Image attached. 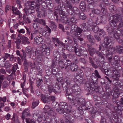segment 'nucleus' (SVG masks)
I'll list each match as a JSON object with an SVG mask.
<instances>
[{
    "label": "nucleus",
    "mask_w": 123,
    "mask_h": 123,
    "mask_svg": "<svg viewBox=\"0 0 123 123\" xmlns=\"http://www.w3.org/2000/svg\"><path fill=\"white\" fill-rule=\"evenodd\" d=\"M100 123H107L106 119L104 117L101 116Z\"/></svg>",
    "instance_id": "0e129e2a"
},
{
    "label": "nucleus",
    "mask_w": 123,
    "mask_h": 123,
    "mask_svg": "<svg viewBox=\"0 0 123 123\" xmlns=\"http://www.w3.org/2000/svg\"><path fill=\"white\" fill-rule=\"evenodd\" d=\"M113 59L114 61H111V60L109 61H109L110 63H111V64L113 66H118L120 62V57L118 55H115L113 57Z\"/></svg>",
    "instance_id": "f8f14e48"
},
{
    "label": "nucleus",
    "mask_w": 123,
    "mask_h": 123,
    "mask_svg": "<svg viewBox=\"0 0 123 123\" xmlns=\"http://www.w3.org/2000/svg\"><path fill=\"white\" fill-rule=\"evenodd\" d=\"M59 106L60 107L64 108L67 111L69 110L68 108V105L67 103L65 102H61L59 104Z\"/></svg>",
    "instance_id": "473e14b6"
},
{
    "label": "nucleus",
    "mask_w": 123,
    "mask_h": 123,
    "mask_svg": "<svg viewBox=\"0 0 123 123\" xmlns=\"http://www.w3.org/2000/svg\"><path fill=\"white\" fill-rule=\"evenodd\" d=\"M41 99L43 103L48 104H50V100L49 98V96H47L46 95L43 94H41Z\"/></svg>",
    "instance_id": "a211bd4d"
},
{
    "label": "nucleus",
    "mask_w": 123,
    "mask_h": 123,
    "mask_svg": "<svg viewBox=\"0 0 123 123\" xmlns=\"http://www.w3.org/2000/svg\"><path fill=\"white\" fill-rule=\"evenodd\" d=\"M78 49L76 48H74V47H67V49L70 52H72L75 51V52L76 49Z\"/></svg>",
    "instance_id": "8fccbe9b"
},
{
    "label": "nucleus",
    "mask_w": 123,
    "mask_h": 123,
    "mask_svg": "<svg viewBox=\"0 0 123 123\" xmlns=\"http://www.w3.org/2000/svg\"><path fill=\"white\" fill-rule=\"evenodd\" d=\"M48 90L50 93L52 92H54L55 94L59 93L61 91L59 85L56 83H54L48 86Z\"/></svg>",
    "instance_id": "20e7f679"
},
{
    "label": "nucleus",
    "mask_w": 123,
    "mask_h": 123,
    "mask_svg": "<svg viewBox=\"0 0 123 123\" xmlns=\"http://www.w3.org/2000/svg\"><path fill=\"white\" fill-rule=\"evenodd\" d=\"M91 84L92 85V84H91L90 85V86L87 87L86 88V89L89 92V93L91 94H92L93 92V86H94L93 85L91 86Z\"/></svg>",
    "instance_id": "e433bc0d"
},
{
    "label": "nucleus",
    "mask_w": 123,
    "mask_h": 123,
    "mask_svg": "<svg viewBox=\"0 0 123 123\" xmlns=\"http://www.w3.org/2000/svg\"><path fill=\"white\" fill-rule=\"evenodd\" d=\"M30 116V113L28 111L26 110L23 111L22 113V115L21 117L22 119L24 120L25 118V117H28Z\"/></svg>",
    "instance_id": "2f4dec72"
},
{
    "label": "nucleus",
    "mask_w": 123,
    "mask_h": 123,
    "mask_svg": "<svg viewBox=\"0 0 123 123\" xmlns=\"http://www.w3.org/2000/svg\"><path fill=\"white\" fill-rule=\"evenodd\" d=\"M111 38L107 36L105 37L104 39V47L105 48L106 47H107L108 49L111 52H113L115 48L111 45L110 44V43L112 42V41L111 39Z\"/></svg>",
    "instance_id": "39448f33"
},
{
    "label": "nucleus",
    "mask_w": 123,
    "mask_h": 123,
    "mask_svg": "<svg viewBox=\"0 0 123 123\" xmlns=\"http://www.w3.org/2000/svg\"><path fill=\"white\" fill-rule=\"evenodd\" d=\"M73 94H70L68 95H65L67 97V98H68V99L70 101L71 100H72V102L71 103V104H72V105L73 103H74V102H73V101H74V99L75 98H74V97L73 96Z\"/></svg>",
    "instance_id": "f704fd0d"
},
{
    "label": "nucleus",
    "mask_w": 123,
    "mask_h": 123,
    "mask_svg": "<svg viewBox=\"0 0 123 123\" xmlns=\"http://www.w3.org/2000/svg\"><path fill=\"white\" fill-rule=\"evenodd\" d=\"M57 9H56V11L57 12H58L59 15L62 18H63V19H64L65 18H64V16H65V13L63 11L62 9L61 8V6L58 5V6L57 7Z\"/></svg>",
    "instance_id": "aec40b11"
},
{
    "label": "nucleus",
    "mask_w": 123,
    "mask_h": 123,
    "mask_svg": "<svg viewBox=\"0 0 123 123\" xmlns=\"http://www.w3.org/2000/svg\"><path fill=\"white\" fill-rule=\"evenodd\" d=\"M70 69L72 72H76L78 69V66L75 64H73L70 66Z\"/></svg>",
    "instance_id": "72a5a7b5"
},
{
    "label": "nucleus",
    "mask_w": 123,
    "mask_h": 123,
    "mask_svg": "<svg viewBox=\"0 0 123 123\" xmlns=\"http://www.w3.org/2000/svg\"><path fill=\"white\" fill-rule=\"evenodd\" d=\"M62 85L63 90L64 91H65L66 92V93L65 94V95L74 94V93L73 92V89L72 88L71 89L69 88V87H67V86H66L65 83L63 84Z\"/></svg>",
    "instance_id": "f3484780"
},
{
    "label": "nucleus",
    "mask_w": 123,
    "mask_h": 123,
    "mask_svg": "<svg viewBox=\"0 0 123 123\" xmlns=\"http://www.w3.org/2000/svg\"><path fill=\"white\" fill-rule=\"evenodd\" d=\"M111 91V94L112 97L118 98L119 97L120 93L119 88L115 86L113 87V89Z\"/></svg>",
    "instance_id": "9b49d317"
},
{
    "label": "nucleus",
    "mask_w": 123,
    "mask_h": 123,
    "mask_svg": "<svg viewBox=\"0 0 123 123\" xmlns=\"http://www.w3.org/2000/svg\"><path fill=\"white\" fill-rule=\"evenodd\" d=\"M69 16L70 17V18L68 19L67 18H65L64 20L66 21V23L68 25H71L74 24H76L77 22L76 16L74 14H70Z\"/></svg>",
    "instance_id": "423d86ee"
},
{
    "label": "nucleus",
    "mask_w": 123,
    "mask_h": 123,
    "mask_svg": "<svg viewBox=\"0 0 123 123\" xmlns=\"http://www.w3.org/2000/svg\"><path fill=\"white\" fill-rule=\"evenodd\" d=\"M41 47L42 49V51L40 52V55L41 56L48 55H49L50 51L49 47L47 46L46 45L44 44L42 45Z\"/></svg>",
    "instance_id": "0eeeda50"
},
{
    "label": "nucleus",
    "mask_w": 123,
    "mask_h": 123,
    "mask_svg": "<svg viewBox=\"0 0 123 123\" xmlns=\"http://www.w3.org/2000/svg\"><path fill=\"white\" fill-rule=\"evenodd\" d=\"M65 0H62L63 2L65 1ZM71 0H66V3L65 4V7L67 12L69 14H78L79 12V10L78 9L76 6L73 7L72 4L70 3Z\"/></svg>",
    "instance_id": "f257e3e1"
},
{
    "label": "nucleus",
    "mask_w": 123,
    "mask_h": 123,
    "mask_svg": "<svg viewBox=\"0 0 123 123\" xmlns=\"http://www.w3.org/2000/svg\"><path fill=\"white\" fill-rule=\"evenodd\" d=\"M118 113H117V116L118 119V116H121L122 114V111L123 110V106L120 104H119V103H118Z\"/></svg>",
    "instance_id": "cd10ccee"
},
{
    "label": "nucleus",
    "mask_w": 123,
    "mask_h": 123,
    "mask_svg": "<svg viewBox=\"0 0 123 123\" xmlns=\"http://www.w3.org/2000/svg\"><path fill=\"white\" fill-rule=\"evenodd\" d=\"M111 71L109 70L108 69H105L104 70L103 72L104 74L109 76L111 75Z\"/></svg>",
    "instance_id": "49530a36"
},
{
    "label": "nucleus",
    "mask_w": 123,
    "mask_h": 123,
    "mask_svg": "<svg viewBox=\"0 0 123 123\" xmlns=\"http://www.w3.org/2000/svg\"><path fill=\"white\" fill-rule=\"evenodd\" d=\"M71 26V29L75 31L78 28V27L77 25H76L75 24H72L71 25H70Z\"/></svg>",
    "instance_id": "5fc2aeb1"
},
{
    "label": "nucleus",
    "mask_w": 123,
    "mask_h": 123,
    "mask_svg": "<svg viewBox=\"0 0 123 123\" xmlns=\"http://www.w3.org/2000/svg\"><path fill=\"white\" fill-rule=\"evenodd\" d=\"M87 50L91 56H93L94 54L97 53V50L95 48L88 44H87Z\"/></svg>",
    "instance_id": "2eb2a0df"
},
{
    "label": "nucleus",
    "mask_w": 123,
    "mask_h": 123,
    "mask_svg": "<svg viewBox=\"0 0 123 123\" xmlns=\"http://www.w3.org/2000/svg\"><path fill=\"white\" fill-rule=\"evenodd\" d=\"M79 17L80 18V19H81L82 20H83L85 19L86 18V16L85 15L83 12L80 13V15Z\"/></svg>",
    "instance_id": "680f3d73"
},
{
    "label": "nucleus",
    "mask_w": 123,
    "mask_h": 123,
    "mask_svg": "<svg viewBox=\"0 0 123 123\" xmlns=\"http://www.w3.org/2000/svg\"><path fill=\"white\" fill-rule=\"evenodd\" d=\"M111 71L113 72L115 75H118V74H120L118 72V70L115 68H111Z\"/></svg>",
    "instance_id": "4c0bfd02"
},
{
    "label": "nucleus",
    "mask_w": 123,
    "mask_h": 123,
    "mask_svg": "<svg viewBox=\"0 0 123 123\" xmlns=\"http://www.w3.org/2000/svg\"><path fill=\"white\" fill-rule=\"evenodd\" d=\"M101 89L100 88V86L97 87H95V88H93V91L94 92H93L92 94L99 93Z\"/></svg>",
    "instance_id": "37998d69"
},
{
    "label": "nucleus",
    "mask_w": 123,
    "mask_h": 123,
    "mask_svg": "<svg viewBox=\"0 0 123 123\" xmlns=\"http://www.w3.org/2000/svg\"><path fill=\"white\" fill-rule=\"evenodd\" d=\"M24 10L25 12H28L30 14H32L34 13L35 10L33 7L29 6L27 4H25V8Z\"/></svg>",
    "instance_id": "ddd939ff"
},
{
    "label": "nucleus",
    "mask_w": 123,
    "mask_h": 123,
    "mask_svg": "<svg viewBox=\"0 0 123 123\" xmlns=\"http://www.w3.org/2000/svg\"><path fill=\"white\" fill-rule=\"evenodd\" d=\"M66 80V81L63 84L65 83L66 85V84L67 85L66 86H67V87H70V86L72 85V80L70 79L67 78Z\"/></svg>",
    "instance_id": "58836bf2"
},
{
    "label": "nucleus",
    "mask_w": 123,
    "mask_h": 123,
    "mask_svg": "<svg viewBox=\"0 0 123 123\" xmlns=\"http://www.w3.org/2000/svg\"><path fill=\"white\" fill-rule=\"evenodd\" d=\"M92 12L96 14L99 15L101 13V11L100 10L98 9H93L92 11Z\"/></svg>",
    "instance_id": "a18cd8bd"
},
{
    "label": "nucleus",
    "mask_w": 123,
    "mask_h": 123,
    "mask_svg": "<svg viewBox=\"0 0 123 123\" xmlns=\"http://www.w3.org/2000/svg\"><path fill=\"white\" fill-rule=\"evenodd\" d=\"M25 50L27 53L31 55V54L32 49L30 47H28L25 48Z\"/></svg>",
    "instance_id": "3c124183"
},
{
    "label": "nucleus",
    "mask_w": 123,
    "mask_h": 123,
    "mask_svg": "<svg viewBox=\"0 0 123 123\" xmlns=\"http://www.w3.org/2000/svg\"><path fill=\"white\" fill-rule=\"evenodd\" d=\"M75 53L77 55H81L84 57H87L89 55V54L87 50H84L81 48L76 49Z\"/></svg>",
    "instance_id": "6e6552de"
},
{
    "label": "nucleus",
    "mask_w": 123,
    "mask_h": 123,
    "mask_svg": "<svg viewBox=\"0 0 123 123\" xmlns=\"http://www.w3.org/2000/svg\"><path fill=\"white\" fill-rule=\"evenodd\" d=\"M115 48L116 52L119 54H123V47L122 46L119 45L116 46Z\"/></svg>",
    "instance_id": "4be33fe9"
},
{
    "label": "nucleus",
    "mask_w": 123,
    "mask_h": 123,
    "mask_svg": "<svg viewBox=\"0 0 123 123\" xmlns=\"http://www.w3.org/2000/svg\"><path fill=\"white\" fill-rule=\"evenodd\" d=\"M118 14H116L115 15L111 16H109L108 18L109 20V24L112 27L116 28L118 23Z\"/></svg>",
    "instance_id": "7ed1b4c3"
},
{
    "label": "nucleus",
    "mask_w": 123,
    "mask_h": 123,
    "mask_svg": "<svg viewBox=\"0 0 123 123\" xmlns=\"http://www.w3.org/2000/svg\"><path fill=\"white\" fill-rule=\"evenodd\" d=\"M94 37L95 39L98 41V42H99L101 41V38L100 36L99 35H94Z\"/></svg>",
    "instance_id": "774afa93"
},
{
    "label": "nucleus",
    "mask_w": 123,
    "mask_h": 123,
    "mask_svg": "<svg viewBox=\"0 0 123 123\" xmlns=\"http://www.w3.org/2000/svg\"><path fill=\"white\" fill-rule=\"evenodd\" d=\"M99 6L101 8V12L102 16H104L106 15L107 13L106 7L103 3H101L99 5Z\"/></svg>",
    "instance_id": "6ab92c4d"
},
{
    "label": "nucleus",
    "mask_w": 123,
    "mask_h": 123,
    "mask_svg": "<svg viewBox=\"0 0 123 123\" xmlns=\"http://www.w3.org/2000/svg\"><path fill=\"white\" fill-rule=\"evenodd\" d=\"M65 66V68L66 69L67 67L69 66L71 63V62L69 60H64Z\"/></svg>",
    "instance_id": "c03bdc74"
},
{
    "label": "nucleus",
    "mask_w": 123,
    "mask_h": 123,
    "mask_svg": "<svg viewBox=\"0 0 123 123\" xmlns=\"http://www.w3.org/2000/svg\"><path fill=\"white\" fill-rule=\"evenodd\" d=\"M113 97H112V101L114 104H116L117 105H118V104L119 103V102L117 99V98H114Z\"/></svg>",
    "instance_id": "052dcab7"
},
{
    "label": "nucleus",
    "mask_w": 123,
    "mask_h": 123,
    "mask_svg": "<svg viewBox=\"0 0 123 123\" xmlns=\"http://www.w3.org/2000/svg\"><path fill=\"white\" fill-rule=\"evenodd\" d=\"M22 51L23 52V55H21V56H20V57L21 58L22 60L23 61V59H26V54L24 50L23 49H22Z\"/></svg>",
    "instance_id": "4d7b16f0"
},
{
    "label": "nucleus",
    "mask_w": 123,
    "mask_h": 123,
    "mask_svg": "<svg viewBox=\"0 0 123 123\" xmlns=\"http://www.w3.org/2000/svg\"><path fill=\"white\" fill-rule=\"evenodd\" d=\"M53 56L54 58L60 57L59 52L57 51H55L53 53Z\"/></svg>",
    "instance_id": "69168bd1"
},
{
    "label": "nucleus",
    "mask_w": 123,
    "mask_h": 123,
    "mask_svg": "<svg viewBox=\"0 0 123 123\" xmlns=\"http://www.w3.org/2000/svg\"><path fill=\"white\" fill-rule=\"evenodd\" d=\"M109 8L111 11H113L116 10V7L113 5H110L109 7Z\"/></svg>",
    "instance_id": "338daca9"
},
{
    "label": "nucleus",
    "mask_w": 123,
    "mask_h": 123,
    "mask_svg": "<svg viewBox=\"0 0 123 123\" xmlns=\"http://www.w3.org/2000/svg\"><path fill=\"white\" fill-rule=\"evenodd\" d=\"M104 44L103 43H101L99 45V49L98 51H99L102 49V53L103 55H106V58L109 60V61H110L112 59L111 54L112 53V52L111 50L110 51L109 50V49H108L107 47H106V48H104Z\"/></svg>",
    "instance_id": "f03ea898"
},
{
    "label": "nucleus",
    "mask_w": 123,
    "mask_h": 123,
    "mask_svg": "<svg viewBox=\"0 0 123 123\" xmlns=\"http://www.w3.org/2000/svg\"><path fill=\"white\" fill-rule=\"evenodd\" d=\"M87 38L89 42L92 45H93L95 44V41L92 36L90 35H88L87 36Z\"/></svg>",
    "instance_id": "bb28decb"
},
{
    "label": "nucleus",
    "mask_w": 123,
    "mask_h": 123,
    "mask_svg": "<svg viewBox=\"0 0 123 123\" xmlns=\"http://www.w3.org/2000/svg\"><path fill=\"white\" fill-rule=\"evenodd\" d=\"M120 74L118 75H114L112 76V78L113 79V82L114 84L116 85L118 84V82L119 80V78L120 77Z\"/></svg>",
    "instance_id": "b1692460"
},
{
    "label": "nucleus",
    "mask_w": 123,
    "mask_h": 123,
    "mask_svg": "<svg viewBox=\"0 0 123 123\" xmlns=\"http://www.w3.org/2000/svg\"><path fill=\"white\" fill-rule=\"evenodd\" d=\"M107 30L109 34L111 35V37H112V36H114L116 40L120 37V36L116 31H115L114 29L109 28Z\"/></svg>",
    "instance_id": "9d476101"
},
{
    "label": "nucleus",
    "mask_w": 123,
    "mask_h": 123,
    "mask_svg": "<svg viewBox=\"0 0 123 123\" xmlns=\"http://www.w3.org/2000/svg\"><path fill=\"white\" fill-rule=\"evenodd\" d=\"M100 33L99 34L100 36H102L103 37H105L106 35V33L103 30H100L99 32Z\"/></svg>",
    "instance_id": "6e6d98bb"
},
{
    "label": "nucleus",
    "mask_w": 123,
    "mask_h": 123,
    "mask_svg": "<svg viewBox=\"0 0 123 123\" xmlns=\"http://www.w3.org/2000/svg\"><path fill=\"white\" fill-rule=\"evenodd\" d=\"M34 21L35 22L37 23H38L40 24H42V25L43 26H45L46 24L45 20L43 19H40L37 18H35Z\"/></svg>",
    "instance_id": "c85d7f7f"
},
{
    "label": "nucleus",
    "mask_w": 123,
    "mask_h": 123,
    "mask_svg": "<svg viewBox=\"0 0 123 123\" xmlns=\"http://www.w3.org/2000/svg\"><path fill=\"white\" fill-rule=\"evenodd\" d=\"M58 13L56 11L54 12L53 13L54 18L57 21H58V16L57 15Z\"/></svg>",
    "instance_id": "603ef678"
},
{
    "label": "nucleus",
    "mask_w": 123,
    "mask_h": 123,
    "mask_svg": "<svg viewBox=\"0 0 123 123\" xmlns=\"http://www.w3.org/2000/svg\"><path fill=\"white\" fill-rule=\"evenodd\" d=\"M56 41L57 43L58 46H62L63 47L65 46V44L61 41H60L58 39H56Z\"/></svg>",
    "instance_id": "864d4df0"
},
{
    "label": "nucleus",
    "mask_w": 123,
    "mask_h": 123,
    "mask_svg": "<svg viewBox=\"0 0 123 123\" xmlns=\"http://www.w3.org/2000/svg\"><path fill=\"white\" fill-rule=\"evenodd\" d=\"M51 32V30L50 28L47 25H46L44 28L43 35H44L45 37H47L50 35Z\"/></svg>",
    "instance_id": "dca6fc26"
},
{
    "label": "nucleus",
    "mask_w": 123,
    "mask_h": 123,
    "mask_svg": "<svg viewBox=\"0 0 123 123\" xmlns=\"http://www.w3.org/2000/svg\"><path fill=\"white\" fill-rule=\"evenodd\" d=\"M18 36L19 37H20L21 40H22V42L23 44H29L30 43V42L29 41V39L27 37L25 36H20L19 35H18Z\"/></svg>",
    "instance_id": "393cba45"
},
{
    "label": "nucleus",
    "mask_w": 123,
    "mask_h": 123,
    "mask_svg": "<svg viewBox=\"0 0 123 123\" xmlns=\"http://www.w3.org/2000/svg\"><path fill=\"white\" fill-rule=\"evenodd\" d=\"M37 2L44 9H47L48 8L47 5L43 0H38Z\"/></svg>",
    "instance_id": "a878e982"
},
{
    "label": "nucleus",
    "mask_w": 123,
    "mask_h": 123,
    "mask_svg": "<svg viewBox=\"0 0 123 123\" xmlns=\"http://www.w3.org/2000/svg\"><path fill=\"white\" fill-rule=\"evenodd\" d=\"M71 88L73 90H74L75 91V94L76 95L80 94L81 91V89L79 86V85L77 84V83L74 85L71 86Z\"/></svg>",
    "instance_id": "4468645a"
},
{
    "label": "nucleus",
    "mask_w": 123,
    "mask_h": 123,
    "mask_svg": "<svg viewBox=\"0 0 123 123\" xmlns=\"http://www.w3.org/2000/svg\"><path fill=\"white\" fill-rule=\"evenodd\" d=\"M95 73V76H96V78H101V76L99 74L98 71L97 70H95L94 71Z\"/></svg>",
    "instance_id": "bf43d9fd"
},
{
    "label": "nucleus",
    "mask_w": 123,
    "mask_h": 123,
    "mask_svg": "<svg viewBox=\"0 0 123 123\" xmlns=\"http://www.w3.org/2000/svg\"><path fill=\"white\" fill-rule=\"evenodd\" d=\"M32 26L35 30H40V25L38 23H33Z\"/></svg>",
    "instance_id": "79ce46f5"
},
{
    "label": "nucleus",
    "mask_w": 123,
    "mask_h": 123,
    "mask_svg": "<svg viewBox=\"0 0 123 123\" xmlns=\"http://www.w3.org/2000/svg\"><path fill=\"white\" fill-rule=\"evenodd\" d=\"M79 77L80 78L78 79L75 78V79L77 80V82H79L80 84H82L83 81V78L82 77L80 76Z\"/></svg>",
    "instance_id": "e2e57ef3"
},
{
    "label": "nucleus",
    "mask_w": 123,
    "mask_h": 123,
    "mask_svg": "<svg viewBox=\"0 0 123 123\" xmlns=\"http://www.w3.org/2000/svg\"><path fill=\"white\" fill-rule=\"evenodd\" d=\"M74 102L72 105H75L76 103L79 105H81L83 106H86V102L84 99L83 98H75L74 99V101H73Z\"/></svg>",
    "instance_id": "1a4fd4ad"
},
{
    "label": "nucleus",
    "mask_w": 123,
    "mask_h": 123,
    "mask_svg": "<svg viewBox=\"0 0 123 123\" xmlns=\"http://www.w3.org/2000/svg\"><path fill=\"white\" fill-rule=\"evenodd\" d=\"M16 44V48L17 49H20V43H21V40L20 39H17V40L14 42Z\"/></svg>",
    "instance_id": "a19ab883"
},
{
    "label": "nucleus",
    "mask_w": 123,
    "mask_h": 123,
    "mask_svg": "<svg viewBox=\"0 0 123 123\" xmlns=\"http://www.w3.org/2000/svg\"><path fill=\"white\" fill-rule=\"evenodd\" d=\"M41 7L40 5L37 2V5L36 6V9L37 13V17L39 18L41 17L40 14H41L43 12L41 8Z\"/></svg>",
    "instance_id": "412c9836"
},
{
    "label": "nucleus",
    "mask_w": 123,
    "mask_h": 123,
    "mask_svg": "<svg viewBox=\"0 0 123 123\" xmlns=\"http://www.w3.org/2000/svg\"><path fill=\"white\" fill-rule=\"evenodd\" d=\"M23 20L26 23H31V21L29 19V18L28 17H27V15L25 14L23 15Z\"/></svg>",
    "instance_id": "ea45409f"
},
{
    "label": "nucleus",
    "mask_w": 123,
    "mask_h": 123,
    "mask_svg": "<svg viewBox=\"0 0 123 123\" xmlns=\"http://www.w3.org/2000/svg\"><path fill=\"white\" fill-rule=\"evenodd\" d=\"M101 52H102V51H101ZM96 53L97 55L98 56L100 57L102 60H103V61H104V60L105 57L102 55H103V53H101L98 50H97V53Z\"/></svg>",
    "instance_id": "09e8293b"
},
{
    "label": "nucleus",
    "mask_w": 123,
    "mask_h": 123,
    "mask_svg": "<svg viewBox=\"0 0 123 123\" xmlns=\"http://www.w3.org/2000/svg\"><path fill=\"white\" fill-rule=\"evenodd\" d=\"M64 62L62 60H60V61H59L58 64L59 65V67L61 68H64V67L65 66L64 64Z\"/></svg>",
    "instance_id": "de8ad7c7"
},
{
    "label": "nucleus",
    "mask_w": 123,
    "mask_h": 123,
    "mask_svg": "<svg viewBox=\"0 0 123 123\" xmlns=\"http://www.w3.org/2000/svg\"><path fill=\"white\" fill-rule=\"evenodd\" d=\"M36 115L37 117V120L39 122H41L43 119V115L42 114H36Z\"/></svg>",
    "instance_id": "c9c22d12"
},
{
    "label": "nucleus",
    "mask_w": 123,
    "mask_h": 123,
    "mask_svg": "<svg viewBox=\"0 0 123 123\" xmlns=\"http://www.w3.org/2000/svg\"><path fill=\"white\" fill-rule=\"evenodd\" d=\"M86 4L85 2L83 1H82L79 5L80 9L82 11H84L86 10Z\"/></svg>",
    "instance_id": "c756f323"
},
{
    "label": "nucleus",
    "mask_w": 123,
    "mask_h": 123,
    "mask_svg": "<svg viewBox=\"0 0 123 123\" xmlns=\"http://www.w3.org/2000/svg\"><path fill=\"white\" fill-rule=\"evenodd\" d=\"M34 43L35 44H39L42 43V42H43V39L41 37H35L34 38Z\"/></svg>",
    "instance_id": "7c9ffc66"
},
{
    "label": "nucleus",
    "mask_w": 123,
    "mask_h": 123,
    "mask_svg": "<svg viewBox=\"0 0 123 123\" xmlns=\"http://www.w3.org/2000/svg\"><path fill=\"white\" fill-rule=\"evenodd\" d=\"M91 80L92 81V84H95L97 82V81L98 80V78H96L95 77H92L91 78Z\"/></svg>",
    "instance_id": "13d9d810"
},
{
    "label": "nucleus",
    "mask_w": 123,
    "mask_h": 123,
    "mask_svg": "<svg viewBox=\"0 0 123 123\" xmlns=\"http://www.w3.org/2000/svg\"><path fill=\"white\" fill-rule=\"evenodd\" d=\"M118 23L119 24L118 25V27L120 28L123 26V17L121 15L118 14Z\"/></svg>",
    "instance_id": "5701e85b"
}]
</instances>
